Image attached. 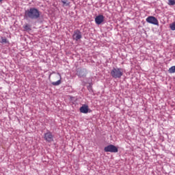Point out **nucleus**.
<instances>
[{"label":"nucleus","mask_w":175,"mask_h":175,"mask_svg":"<svg viewBox=\"0 0 175 175\" xmlns=\"http://www.w3.org/2000/svg\"><path fill=\"white\" fill-rule=\"evenodd\" d=\"M40 17V12L39 10L31 8L25 12V18H31V20H36Z\"/></svg>","instance_id":"obj_1"},{"label":"nucleus","mask_w":175,"mask_h":175,"mask_svg":"<svg viewBox=\"0 0 175 175\" xmlns=\"http://www.w3.org/2000/svg\"><path fill=\"white\" fill-rule=\"evenodd\" d=\"M62 77L59 73L53 72L49 75V80H51L52 85H59L61 84Z\"/></svg>","instance_id":"obj_2"},{"label":"nucleus","mask_w":175,"mask_h":175,"mask_svg":"<svg viewBox=\"0 0 175 175\" xmlns=\"http://www.w3.org/2000/svg\"><path fill=\"white\" fill-rule=\"evenodd\" d=\"M122 75H124L122 68H113L111 70V75L113 79H121V77H122Z\"/></svg>","instance_id":"obj_3"},{"label":"nucleus","mask_w":175,"mask_h":175,"mask_svg":"<svg viewBox=\"0 0 175 175\" xmlns=\"http://www.w3.org/2000/svg\"><path fill=\"white\" fill-rule=\"evenodd\" d=\"M44 138L46 142H48V143H51V142L54 141V135H53V133L49 131L44 134Z\"/></svg>","instance_id":"obj_4"},{"label":"nucleus","mask_w":175,"mask_h":175,"mask_svg":"<svg viewBox=\"0 0 175 175\" xmlns=\"http://www.w3.org/2000/svg\"><path fill=\"white\" fill-rule=\"evenodd\" d=\"M105 152H118V148L114 145H109L104 148Z\"/></svg>","instance_id":"obj_5"},{"label":"nucleus","mask_w":175,"mask_h":175,"mask_svg":"<svg viewBox=\"0 0 175 175\" xmlns=\"http://www.w3.org/2000/svg\"><path fill=\"white\" fill-rule=\"evenodd\" d=\"M146 23H148L149 24H153V25H159V24L158 19H157V18L154 16H148L146 18Z\"/></svg>","instance_id":"obj_6"},{"label":"nucleus","mask_w":175,"mask_h":175,"mask_svg":"<svg viewBox=\"0 0 175 175\" xmlns=\"http://www.w3.org/2000/svg\"><path fill=\"white\" fill-rule=\"evenodd\" d=\"M81 38H82L81 32H80L79 30H75L72 36V39H74V40H76L77 42V40H80Z\"/></svg>","instance_id":"obj_7"},{"label":"nucleus","mask_w":175,"mask_h":175,"mask_svg":"<svg viewBox=\"0 0 175 175\" xmlns=\"http://www.w3.org/2000/svg\"><path fill=\"white\" fill-rule=\"evenodd\" d=\"M105 21V16L103 15H98L95 18V23L98 25H100Z\"/></svg>","instance_id":"obj_8"},{"label":"nucleus","mask_w":175,"mask_h":175,"mask_svg":"<svg viewBox=\"0 0 175 175\" xmlns=\"http://www.w3.org/2000/svg\"><path fill=\"white\" fill-rule=\"evenodd\" d=\"M80 112L83 113V114H87L88 113V105H83L82 107L79 109Z\"/></svg>","instance_id":"obj_9"},{"label":"nucleus","mask_w":175,"mask_h":175,"mask_svg":"<svg viewBox=\"0 0 175 175\" xmlns=\"http://www.w3.org/2000/svg\"><path fill=\"white\" fill-rule=\"evenodd\" d=\"M77 75L80 77H85V76H87V70L85 68H83V70L78 71Z\"/></svg>","instance_id":"obj_10"},{"label":"nucleus","mask_w":175,"mask_h":175,"mask_svg":"<svg viewBox=\"0 0 175 175\" xmlns=\"http://www.w3.org/2000/svg\"><path fill=\"white\" fill-rule=\"evenodd\" d=\"M1 43L6 44V43H9L8 38H4L3 37H1Z\"/></svg>","instance_id":"obj_11"},{"label":"nucleus","mask_w":175,"mask_h":175,"mask_svg":"<svg viewBox=\"0 0 175 175\" xmlns=\"http://www.w3.org/2000/svg\"><path fill=\"white\" fill-rule=\"evenodd\" d=\"M169 73H175V66L170 67L168 70Z\"/></svg>","instance_id":"obj_12"},{"label":"nucleus","mask_w":175,"mask_h":175,"mask_svg":"<svg viewBox=\"0 0 175 175\" xmlns=\"http://www.w3.org/2000/svg\"><path fill=\"white\" fill-rule=\"evenodd\" d=\"M62 3H63V6H69L70 5V2H68V1H62Z\"/></svg>","instance_id":"obj_13"},{"label":"nucleus","mask_w":175,"mask_h":175,"mask_svg":"<svg viewBox=\"0 0 175 175\" xmlns=\"http://www.w3.org/2000/svg\"><path fill=\"white\" fill-rule=\"evenodd\" d=\"M168 5L170 6H173L175 5V1L174 0H168Z\"/></svg>","instance_id":"obj_14"},{"label":"nucleus","mask_w":175,"mask_h":175,"mask_svg":"<svg viewBox=\"0 0 175 175\" xmlns=\"http://www.w3.org/2000/svg\"><path fill=\"white\" fill-rule=\"evenodd\" d=\"M23 28H24L25 31H31V27H29V25H24Z\"/></svg>","instance_id":"obj_15"},{"label":"nucleus","mask_w":175,"mask_h":175,"mask_svg":"<svg viewBox=\"0 0 175 175\" xmlns=\"http://www.w3.org/2000/svg\"><path fill=\"white\" fill-rule=\"evenodd\" d=\"M170 29H172V31H175V22L170 25Z\"/></svg>","instance_id":"obj_16"},{"label":"nucleus","mask_w":175,"mask_h":175,"mask_svg":"<svg viewBox=\"0 0 175 175\" xmlns=\"http://www.w3.org/2000/svg\"><path fill=\"white\" fill-rule=\"evenodd\" d=\"M2 1H3V0H0V2H2Z\"/></svg>","instance_id":"obj_17"}]
</instances>
